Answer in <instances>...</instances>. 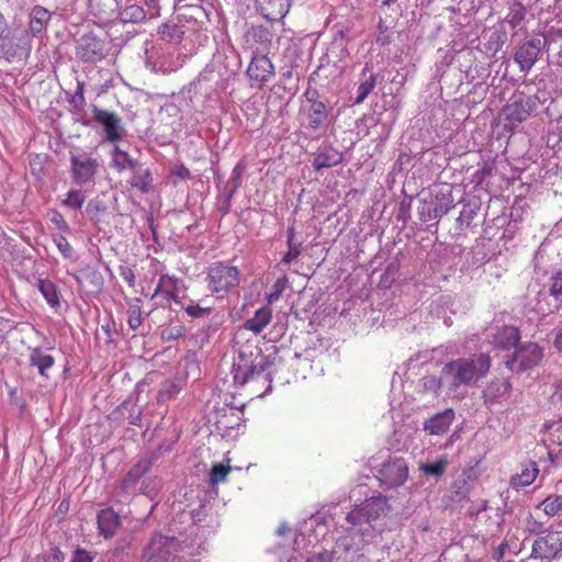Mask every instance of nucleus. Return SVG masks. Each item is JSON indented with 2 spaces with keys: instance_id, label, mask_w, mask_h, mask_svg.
<instances>
[{
  "instance_id": "f257e3e1",
  "label": "nucleus",
  "mask_w": 562,
  "mask_h": 562,
  "mask_svg": "<svg viewBox=\"0 0 562 562\" xmlns=\"http://www.w3.org/2000/svg\"><path fill=\"white\" fill-rule=\"evenodd\" d=\"M389 512L387 497L381 494L369 497L353 505L347 513L346 521L350 525L346 535L339 537L334 548L328 551L331 562H359L367 546L364 537L372 536L373 522Z\"/></svg>"
},
{
  "instance_id": "f03ea898",
  "label": "nucleus",
  "mask_w": 562,
  "mask_h": 562,
  "mask_svg": "<svg viewBox=\"0 0 562 562\" xmlns=\"http://www.w3.org/2000/svg\"><path fill=\"white\" fill-rule=\"evenodd\" d=\"M271 364L270 357L263 355L258 345L251 341L243 344L238 348L237 357L232 366L235 384L244 385L248 381L260 376L271 382V373L268 372Z\"/></svg>"
},
{
  "instance_id": "7ed1b4c3",
  "label": "nucleus",
  "mask_w": 562,
  "mask_h": 562,
  "mask_svg": "<svg viewBox=\"0 0 562 562\" xmlns=\"http://www.w3.org/2000/svg\"><path fill=\"white\" fill-rule=\"evenodd\" d=\"M491 368V358L485 353H474L468 358H459L447 362L442 370V379L453 391L461 385H471L486 375Z\"/></svg>"
},
{
  "instance_id": "20e7f679",
  "label": "nucleus",
  "mask_w": 562,
  "mask_h": 562,
  "mask_svg": "<svg viewBox=\"0 0 562 562\" xmlns=\"http://www.w3.org/2000/svg\"><path fill=\"white\" fill-rule=\"evenodd\" d=\"M207 289L212 293H228L239 285L240 271L237 267L216 261L206 270Z\"/></svg>"
},
{
  "instance_id": "39448f33",
  "label": "nucleus",
  "mask_w": 562,
  "mask_h": 562,
  "mask_svg": "<svg viewBox=\"0 0 562 562\" xmlns=\"http://www.w3.org/2000/svg\"><path fill=\"white\" fill-rule=\"evenodd\" d=\"M180 550V542L176 537L155 535L144 547L140 562H167Z\"/></svg>"
},
{
  "instance_id": "423d86ee",
  "label": "nucleus",
  "mask_w": 562,
  "mask_h": 562,
  "mask_svg": "<svg viewBox=\"0 0 562 562\" xmlns=\"http://www.w3.org/2000/svg\"><path fill=\"white\" fill-rule=\"evenodd\" d=\"M562 557V530L550 529L538 537L531 547L530 559L552 562Z\"/></svg>"
},
{
  "instance_id": "0eeeda50",
  "label": "nucleus",
  "mask_w": 562,
  "mask_h": 562,
  "mask_svg": "<svg viewBox=\"0 0 562 562\" xmlns=\"http://www.w3.org/2000/svg\"><path fill=\"white\" fill-rule=\"evenodd\" d=\"M153 458H140L125 474L116 488V501L124 503L136 493L137 484L150 471Z\"/></svg>"
},
{
  "instance_id": "6e6552de",
  "label": "nucleus",
  "mask_w": 562,
  "mask_h": 562,
  "mask_svg": "<svg viewBox=\"0 0 562 562\" xmlns=\"http://www.w3.org/2000/svg\"><path fill=\"white\" fill-rule=\"evenodd\" d=\"M380 485L384 488L402 486L408 477V465L403 458L390 457L376 473Z\"/></svg>"
},
{
  "instance_id": "1a4fd4ad",
  "label": "nucleus",
  "mask_w": 562,
  "mask_h": 562,
  "mask_svg": "<svg viewBox=\"0 0 562 562\" xmlns=\"http://www.w3.org/2000/svg\"><path fill=\"white\" fill-rule=\"evenodd\" d=\"M543 358L542 349L536 342L518 346L505 360L506 367L513 372L529 370L539 364Z\"/></svg>"
},
{
  "instance_id": "9d476101",
  "label": "nucleus",
  "mask_w": 562,
  "mask_h": 562,
  "mask_svg": "<svg viewBox=\"0 0 562 562\" xmlns=\"http://www.w3.org/2000/svg\"><path fill=\"white\" fill-rule=\"evenodd\" d=\"M100 169V161L87 153L70 156V173L78 186L93 183Z\"/></svg>"
},
{
  "instance_id": "9b49d317",
  "label": "nucleus",
  "mask_w": 562,
  "mask_h": 562,
  "mask_svg": "<svg viewBox=\"0 0 562 562\" xmlns=\"http://www.w3.org/2000/svg\"><path fill=\"white\" fill-rule=\"evenodd\" d=\"M183 308L186 313L192 318H203L213 314L210 323L205 327L198 330L195 335V338L200 339L202 344L207 342L210 336L216 333L225 322V315L223 313L215 312L213 307L200 306L192 301Z\"/></svg>"
},
{
  "instance_id": "f8f14e48",
  "label": "nucleus",
  "mask_w": 562,
  "mask_h": 562,
  "mask_svg": "<svg viewBox=\"0 0 562 562\" xmlns=\"http://www.w3.org/2000/svg\"><path fill=\"white\" fill-rule=\"evenodd\" d=\"M91 111L94 115V121L103 127L108 140L115 143L123 139L125 130L122 119L116 113L100 109L95 104L91 105Z\"/></svg>"
},
{
  "instance_id": "ddd939ff",
  "label": "nucleus",
  "mask_w": 562,
  "mask_h": 562,
  "mask_svg": "<svg viewBox=\"0 0 562 562\" xmlns=\"http://www.w3.org/2000/svg\"><path fill=\"white\" fill-rule=\"evenodd\" d=\"M0 58L7 61L21 59L26 56L31 49L30 35L22 31L20 35L4 36L0 40Z\"/></svg>"
},
{
  "instance_id": "4468645a",
  "label": "nucleus",
  "mask_w": 562,
  "mask_h": 562,
  "mask_svg": "<svg viewBox=\"0 0 562 562\" xmlns=\"http://www.w3.org/2000/svg\"><path fill=\"white\" fill-rule=\"evenodd\" d=\"M179 283L180 280L175 276L161 274L150 300L156 301L155 304L160 306H165L171 301L179 303Z\"/></svg>"
},
{
  "instance_id": "2eb2a0df",
  "label": "nucleus",
  "mask_w": 562,
  "mask_h": 562,
  "mask_svg": "<svg viewBox=\"0 0 562 562\" xmlns=\"http://www.w3.org/2000/svg\"><path fill=\"white\" fill-rule=\"evenodd\" d=\"M77 56L85 61L101 60L104 57V41L93 33L81 35L77 42Z\"/></svg>"
},
{
  "instance_id": "dca6fc26",
  "label": "nucleus",
  "mask_w": 562,
  "mask_h": 562,
  "mask_svg": "<svg viewBox=\"0 0 562 562\" xmlns=\"http://www.w3.org/2000/svg\"><path fill=\"white\" fill-rule=\"evenodd\" d=\"M292 0H255L256 11L269 22H280L289 13Z\"/></svg>"
},
{
  "instance_id": "f3484780",
  "label": "nucleus",
  "mask_w": 562,
  "mask_h": 562,
  "mask_svg": "<svg viewBox=\"0 0 562 562\" xmlns=\"http://www.w3.org/2000/svg\"><path fill=\"white\" fill-rule=\"evenodd\" d=\"M542 41L532 38L522 43L514 54V60L519 65L521 71H529L536 64L542 49Z\"/></svg>"
},
{
  "instance_id": "a211bd4d",
  "label": "nucleus",
  "mask_w": 562,
  "mask_h": 562,
  "mask_svg": "<svg viewBox=\"0 0 562 562\" xmlns=\"http://www.w3.org/2000/svg\"><path fill=\"white\" fill-rule=\"evenodd\" d=\"M249 79L261 87L274 75V66L265 54H255L247 68Z\"/></svg>"
},
{
  "instance_id": "6ab92c4d",
  "label": "nucleus",
  "mask_w": 562,
  "mask_h": 562,
  "mask_svg": "<svg viewBox=\"0 0 562 562\" xmlns=\"http://www.w3.org/2000/svg\"><path fill=\"white\" fill-rule=\"evenodd\" d=\"M119 0H89V14L100 24H106L117 16Z\"/></svg>"
},
{
  "instance_id": "aec40b11",
  "label": "nucleus",
  "mask_w": 562,
  "mask_h": 562,
  "mask_svg": "<svg viewBox=\"0 0 562 562\" xmlns=\"http://www.w3.org/2000/svg\"><path fill=\"white\" fill-rule=\"evenodd\" d=\"M535 105L532 97H526L524 94L515 95L510 103H508L504 112L508 120L517 123L526 121Z\"/></svg>"
},
{
  "instance_id": "412c9836",
  "label": "nucleus",
  "mask_w": 562,
  "mask_h": 562,
  "mask_svg": "<svg viewBox=\"0 0 562 562\" xmlns=\"http://www.w3.org/2000/svg\"><path fill=\"white\" fill-rule=\"evenodd\" d=\"M454 206L452 188L450 186H441L435 194L434 207L429 210L428 217L423 221L439 220L446 215Z\"/></svg>"
},
{
  "instance_id": "4be33fe9",
  "label": "nucleus",
  "mask_w": 562,
  "mask_h": 562,
  "mask_svg": "<svg viewBox=\"0 0 562 562\" xmlns=\"http://www.w3.org/2000/svg\"><path fill=\"white\" fill-rule=\"evenodd\" d=\"M453 419V409L447 408L426 419L423 428L429 435L441 436L449 430Z\"/></svg>"
},
{
  "instance_id": "5701e85b",
  "label": "nucleus",
  "mask_w": 562,
  "mask_h": 562,
  "mask_svg": "<svg viewBox=\"0 0 562 562\" xmlns=\"http://www.w3.org/2000/svg\"><path fill=\"white\" fill-rule=\"evenodd\" d=\"M53 13L43 5H34L29 12V32L32 36H38L46 32Z\"/></svg>"
},
{
  "instance_id": "b1692460",
  "label": "nucleus",
  "mask_w": 562,
  "mask_h": 562,
  "mask_svg": "<svg viewBox=\"0 0 562 562\" xmlns=\"http://www.w3.org/2000/svg\"><path fill=\"white\" fill-rule=\"evenodd\" d=\"M97 522L99 533L105 539L112 538L121 527V518L113 508H105L98 513Z\"/></svg>"
},
{
  "instance_id": "393cba45",
  "label": "nucleus",
  "mask_w": 562,
  "mask_h": 562,
  "mask_svg": "<svg viewBox=\"0 0 562 562\" xmlns=\"http://www.w3.org/2000/svg\"><path fill=\"white\" fill-rule=\"evenodd\" d=\"M342 161V154L330 147H321L314 155L312 166L314 170L319 171L322 169L338 166Z\"/></svg>"
},
{
  "instance_id": "a878e982",
  "label": "nucleus",
  "mask_w": 562,
  "mask_h": 562,
  "mask_svg": "<svg viewBox=\"0 0 562 562\" xmlns=\"http://www.w3.org/2000/svg\"><path fill=\"white\" fill-rule=\"evenodd\" d=\"M245 37L248 43L257 44V52H265L270 48L273 34L267 26L252 25L246 32Z\"/></svg>"
},
{
  "instance_id": "bb28decb",
  "label": "nucleus",
  "mask_w": 562,
  "mask_h": 562,
  "mask_svg": "<svg viewBox=\"0 0 562 562\" xmlns=\"http://www.w3.org/2000/svg\"><path fill=\"white\" fill-rule=\"evenodd\" d=\"M306 126L314 131L322 128L328 120V111L322 101L314 100L305 112Z\"/></svg>"
},
{
  "instance_id": "cd10ccee",
  "label": "nucleus",
  "mask_w": 562,
  "mask_h": 562,
  "mask_svg": "<svg viewBox=\"0 0 562 562\" xmlns=\"http://www.w3.org/2000/svg\"><path fill=\"white\" fill-rule=\"evenodd\" d=\"M154 183V177L149 168H145L140 162L134 170H132V177L128 180V184L137 189L140 193L145 194L151 191Z\"/></svg>"
},
{
  "instance_id": "c85d7f7f",
  "label": "nucleus",
  "mask_w": 562,
  "mask_h": 562,
  "mask_svg": "<svg viewBox=\"0 0 562 562\" xmlns=\"http://www.w3.org/2000/svg\"><path fill=\"white\" fill-rule=\"evenodd\" d=\"M509 392V384L505 381L495 380L488 383L483 391V398L486 405L501 403L504 401Z\"/></svg>"
},
{
  "instance_id": "c756f323",
  "label": "nucleus",
  "mask_w": 562,
  "mask_h": 562,
  "mask_svg": "<svg viewBox=\"0 0 562 562\" xmlns=\"http://www.w3.org/2000/svg\"><path fill=\"white\" fill-rule=\"evenodd\" d=\"M369 72V65L367 64L361 71L359 86L357 88V95L353 99L355 104L362 103L366 98L373 91L376 85V75Z\"/></svg>"
},
{
  "instance_id": "7c9ffc66",
  "label": "nucleus",
  "mask_w": 562,
  "mask_h": 562,
  "mask_svg": "<svg viewBox=\"0 0 562 562\" xmlns=\"http://www.w3.org/2000/svg\"><path fill=\"white\" fill-rule=\"evenodd\" d=\"M271 319L272 310L269 305H266L256 311L255 315L245 322L244 327L257 335L269 325Z\"/></svg>"
},
{
  "instance_id": "2f4dec72",
  "label": "nucleus",
  "mask_w": 562,
  "mask_h": 562,
  "mask_svg": "<svg viewBox=\"0 0 562 562\" xmlns=\"http://www.w3.org/2000/svg\"><path fill=\"white\" fill-rule=\"evenodd\" d=\"M539 473L538 464L536 461L529 460L521 464L520 472L512 477V486L524 487L530 485Z\"/></svg>"
},
{
  "instance_id": "473e14b6",
  "label": "nucleus",
  "mask_w": 562,
  "mask_h": 562,
  "mask_svg": "<svg viewBox=\"0 0 562 562\" xmlns=\"http://www.w3.org/2000/svg\"><path fill=\"white\" fill-rule=\"evenodd\" d=\"M29 361L32 367L37 368L38 373L44 378H48L47 371L55 364L54 357L45 353L38 347L30 350Z\"/></svg>"
},
{
  "instance_id": "72a5a7b5",
  "label": "nucleus",
  "mask_w": 562,
  "mask_h": 562,
  "mask_svg": "<svg viewBox=\"0 0 562 562\" xmlns=\"http://www.w3.org/2000/svg\"><path fill=\"white\" fill-rule=\"evenodd\" d=\"M519 338L520 335L518 328L514 326H505L496 334L494 342L497 347L507 350L513 347L517 348Z\"/></svg>"
},
{
  "instance_id": "f704fd0d",
  "label": "nucleus",
  "mask_w": 562,
  "mask_h": 562,
  "mask_svg": "<svg viewBox=\"0 0 562 562\" xmlns=\"http://www.w3.org/2000/svg\"><path fill=\"white\" fill-rule=\"evenodd\" d=\"M113 167L117 171L125 169L134 170L140 162L134 159L127 151L122 150L119 146H114L111 153Z\"/></svg>"
},
{
  "instance_id": "c9c22d12",
  "label": "nucleus",
  "mask_w": 562,
  "mask_h": 562,
  "mask_svg": "<svg viewBox=\"0 0 562 562\" xmlns=\"http://www.w3.org/2000/svg\"><path fill=\"white\" fill-rule=\"evenodd\" d=\"M37 288L50 307L56 308L59 306L60 292L53 281L48 279H40Z\"/></svg>"
},
{
  "instance_id": "e433bc0d",
  "label": "nucleus",
  "mask_w": 562,
  "mask_h": 562,
  "mask_svg": "<svg viewBox=\"0 0 562 562\" xmlns=\"http://www.w3.org/2000/svg\"><path fill=\"white\" fill-rule=\"evenodd\" d=\"M286 245L289 249L282 257L281 263L290 265L302 252V243L295 238L294 227H289L286 231Z\"/></svg>"
},
{
  "instance_id": "4c0bfd02",
  "label": "nucleus",
  "mask_w": 562,
  "mask_h": 562,
  "mask_svg": "<svg viewBox=\"0 0 562 562\" xmlns=\"http://www.w3.org/2000/svg\"><path fill=\"white\" fill-rule=\"evenodd\" d=\"M117 16L122 23H139L145 20L146 12L138 4H131L119 11Z\"/></svg>"
},
{
  "instance_id": "58836bf2",
  "label": "nucleus",
  "mask_w": 562,
  "mask_h": 562,
  "mask_svg": "<svg viewBox=\"0 0 562 562\" xmlns=\"http://www.w3.org/2000/svg\"><path fill=\"white\" fill-rule=\"evenodd\" d=\"M461 202L463 203V206L459 217L457 218V223L461 228H463L469 227L474 217L477 215V212L480 210V203H477L476 201Z\"/></svg>"
},
{
  "instance_id": "ea45409f",
  "label": "nucleus",
  "mask_w": 562,
  "mask_h": 562,
  "mask_svg": "<svg viewBox=\"0 0 562 562\" xmlns=\"http://www.w3.org/2000/svg\"><path fill=\"white\" fill-rule=\"evenodd\" d=\"M526 16V8L522 5V3L515 1L510 8L509 12L505 18V21L513 27H517Z\"/></svg>"
},
{
  "instance_id": "a19ab883",
  "label": "nucleus",
  "mask_w": 562,
  "mask_h": 562,
  "mask_svg": "<svg viewBox=\"0 0 562 562\" xmlns=\"http://www.w3.org/2000/svg\"><path fill=\"white\" fill-rule=\"evenodd\" d=\"M538 507H542L546 515L553 517L562 510V496L550 495L544 498Z\"/></svg>"
},
{
  "instance_id": "79ce46f5",
  "label": "nucleus",
  "mask_w": 562,
  "mask_h": 562,
  "mask_svg": "<svg viewBox=\"0 0 562 562\" xmlns=\"http://www.w3.org/2000/svg\"><path fill=\"white\" fill-rule=\"evenodd\" d=\"M86 201V194L78 189L69 190L66 199L63 201V205L72 209L80 210Z\"/></svg>"
},
{
  "instance_id": "37998d69",
  "label": "nucleus",
  "mask_w": 562,
  "mask_h": 562,
  "mask_svg": "<svg viewBox=\"0 0 562 562\" xmlns=\"http://www.w3.org/2000/svg\"><path fill=\"white\" fill-rule=\"evenodd\" d=\"M180 390L181 387L177 382L166 381L158 392L157 401L161 403L170 401L180 392Z\"/></svg>"
},
{
  "instance_id": "c03bdc74",
  "label": "nucleus",
  "mask_w": 562,
  "mask_h": 562,
  "mask_svg": "<svg viewBox=\"0 0 562 562\" xmlns=\"http://www.w3.org/2000/svg\"><path fill=\"white\" fill-rule=\"evenodd\" d=\"M393 40V32L391 31V27L385 25L383 20L380 19V22L378 24V34L375 37L376 44L381 46L389 45Z\"/></svg>"
},
{
  "instance_id": "a18cd8bd",
  "label": "nucleus",
  "mask_w": 562,
  "mask_h": 562,
  "mask_svg": "<svg viewBox=\"0 0 562 562\" xmlns=\"http://www.w3.org/2000/svg\"><path fill=\"white\" fill-rule=\"evenodd\" d=\"M525 530L530 535L540 537L547 533L549 529L546 528L544 522L537 520L530 515L526 518Z\"/></svg>"
},
{
  "instance_id": "49530a36",
  "label": "nucleus",
  "mask_w": 562,
  "mask_h": 562,
  "mask_svg": "<svg viewBox=\"0 0 562 562\" xmlns=\"http://www.w3.org/2000/svg\"><path fill=\"white\" fill-rule=\"evenodd\" d=\"M231 471L229 465H224L222 463H217L213 465L211 472H210V482L211 484L215 485L220 482H224L228 472Z\"/></svg>"
},
{
  "instance_id": "de8ad7c7",
  "label": "nucleus",
  "mask_w": 562,
  "mask_h": 562,
  "mask_svg": "<svg viewBox=\"0 0 562 562\" xmlns=\"http://www.w3.org/2000/svg\"><path fill=\"white\" fill-rule=\"evenodd\" d=\"M447 461L438 460L432 463H426L422 465V470L425 474L431 476H441L446 470Z\"/></svg>"
},
{
  "instance_id": "09e8293b",
  "label": "nucleus",
  "mask_w": 562,
  "mask_h": 562,
  "mask_svg": "<svg viewBox=\"0 0 562 562\" xmlns=\"http://www.w3.org/2000/svg\"><path fill=\"white\" fill-rule=\"evenodd\" d=\"M285 283L286 281L284 279H278L273 283L271 291L267 294L268 305H271L272 303L277 302L280 299L282 292L285 289Z\"/></svg>"
},
{
  "instance_id": "8fccbe9b",
  "label": "nucleus",
  "mask_w": 562,
  "mask_h": 562,
  "mask_svg": "<svg viewBox=\"0 0 562 562\" xmlns=\"http://www.w3.org/2000/svg\"><path fill=\"white\" fill-rule=\"evenodd\" d=\"M70 104H72V106L77 110H82L86 106L87 102H86V98H85L83 82L77 83L75 94L72 95V98L70 100Z\"/></svg>"
},
{
  "instance_id": "3c124183",
  "label": "nucleus",
  "mask_w": 562,
  "mask_h": 562,
  "mask_svg": "<svg viewBox=\"0 0 562 562\" xmlns=\"http://www.w3.org/2000/svg\"><path fill=\"white\" fill-rule=\"evenodd\" d=\"M142 311L139 304L132 305L130 308V315L127 319L128 326L136 330L142 325Z\"/></svg>"
},
{
  "instance_id": "603ef678",
  "label": "nucleus",
  "mask_w": 562,
  "mask_h": 562,
  "mask_svg": "<svg viewBox=\"0 0 562 562\" xmlns=\"http://www.w3.org/2000/svg\"><path fill=\"white\" fill-rule=\"evenodd\" d=\"M54 241L65 258L70 259L72 257V247L65 236L58 235L54 238Z\"/></svg>"
},
{
  "instance_id": "864d4df0",
  "label": "nucleus",
  "mask_w": 562,
  "mask_h": 562,
  "mask_svg": "<svg viewBox=\"0 0 562 562\" xmlns=\"http://www.w3.org/2000/svg\"><path fill=\"white\" fill-rule=\"evenodd\" d=\"M243 171H244V166L241 165V162L237 164L234 167V169L232 171L231 179H229V183H232V188L229 189V191H233L236 193L237 189L241 184Z\"/></svg>"
},
{
  "instance_id": "5fc2aeb1",
  "label": "nucleus",
  "mask_w": 562,
  "mask_h": 562,
  "mask_svg": "<svg viewBox=\"0 0 562 562\" xmlns=\"http://www.w3.org/2000/svg\"><path fill=\"white\" fill-rule=\"evenodd\" d=\"M550 294L558 297L562 294V271H558L550 279Z\"/></svg>"
},
{
  "instance_id": "6e6d98bb",
  "label": "nucleus",
  "mask_w": 562,
  "mask_h": 562,
  "mask_svg": "<svg viewBox=\"0 0 562 562\" xmlns=\"http://www.w3.org/2000/svg\"><path fill=\"white\" fill-rule=\"evenodd\" d=\"M94 554L83 549H76L70 562H92Z\"/></svg>"
},
{
  "instance_id": "4d7b16f0",
  "label": "nucleus",
  "mask_w": 562,
  "mask_h": 562,
  "mask_svg": "<svg viewBox=\"0 0 562 562\" xmlns=\"http://www.w3.org/2000/svg\"><path fill=\"white\" fill-rule=\"evenodd\" d=\"M235 192L227 191L218 201V211L222 215H226L231 210V200Z\"/></svg>"
},
{
  "instance_id": "13d9d810",
  "label": "nucleus",
  "mask_w": 562,
  "mask_h": 562,
  "mask_svg": "<svg viewBox=\"0 0 562 562\" xmlns=\"http://www.w3.org/2000/svg\"><path fill=\"white\" fill-rule=\"evenodd\" d=\"M120 276L122 277V279L127 282V284L131 286V288H134L135 286V273L133 271V269L128 266H121L120 267Z\"/></svg>"
},
{
  "instance_id": "bf43d9fd",
  "label": "nucleus",
  "mask_w": 562,
  "mask_h": 562,
  "mask_svg": "<svg viewBox=\"0 0 562 562\" xmlns=\"http://www.w3.org/2000/svg\"><path fill=\"white\" fill-rule=\"evenodd\" d=\"M551 430L549 432V440L552 443H558L559 446H562V424L558 423L555 425H552Z\"/></svg>"
},
{
  "instance_id": "052dcab7",
  "label": "nucleus",
  "mask_w": 562,
  "mask_h": 562,
  "mask_svg": "<svg viewBox=\"0 0 562 562\" xmlns=\"http://www.w3.org/2000/svg\"><path fill=\"white\" fill-rule=\"evenodd\" d=\"M441 380H443V379L442 378L438 379L436 376H426L424 379V386H425V389L434 391L435 393H437L439 391V389H440Z\"/></svg>"
},
{
  "instance_id": "680f3d73",
  "label": "nucleus",
  "mask_w": 562,
  "mask_h": 562,
  "mask_svg": "<svg viewBox=\"0 0 562 562\" xmlns=\"http://www.w3.org/2000/svg\"><path fill=\"white\" fill-rule=\"evenodd\" d=\"M183 335L182 326H173L164 331V337L167 340H176Z\"/></svg>"
},
{
  "instance_id": "e2e57ef3",
  "label": "nucleus",
  "mask_w": 562,
  "mask_h": 562,
  "mask_svg": "<svg viewBox=\"0 0 562 562\" xmlns=\"http://www.w3.org/2000/svg\"><path fill=\"white\" fill-rule=\"evenodd\" d=\"M101 210H104V207H101L100 202L95 200H90L86 207V212L90 215L91 220L97 218Z\"/></svg>"
},
{
  "instance_id": "0e129e2a",
  "label": "nucleus",
  "mask_w": 562,
  "mask_h": 562,
  "mask_svg": "<svg viewBox=\"0 0 562 562\" xmlns=\"http://www.w3.org/2000/svg\"><path fill=\"white\" fill-rule=\"evenodd\" d=\"M171 173L180 179H189L191 177L190 170L184 165H177L171 169Z\"/></svg>"
},
{
  "instance_id": "69168bd1",
  "label": "nucleus",
  "mask_w": 562,
  "mask_h": 562,
  "mask_svg": "<svg viewBox=\"0 0 562 562\" xmlns=\"http://www.w3.org/2000/svg\"><path fill=\"white\" fill-rule=\"evenodd\" d=\"M508 548L507 542H502L494 551L492 552V558L496 561H501Z\"/></svg>"
},
{
  "instance_id": "338daca9",
  "label": "nucleus",
  "mask_w": 562,
  "mask_h": 562,
  "mask_svg": "<svg viewBox=\"0 0 562 562\" xmlns=\"http://www.w3.org/2000/svg\"><path fill=\"white\" fill-rule=\"evenodd\" d=\"M326 555H328V551H323L318 554H315V555L308 558L306 560V562H331L329 560V557H326Z\"/></svg>"
},
{
  "instance_id": "774afa93",
  "label": "nucleus",
  "mask_w": 562,
  "mask_h": 562,
  "mask_svg": "<svg viewBox=\"0 0 562 562\" xmlns=\"http://www.w3.org/2000/svg\"><path fill=\"white\" fill-rule=\"evenodd\" d=\"M553 346L562 352V328L558 329L554 336Z\"/></svg>"
}]
</instances>
